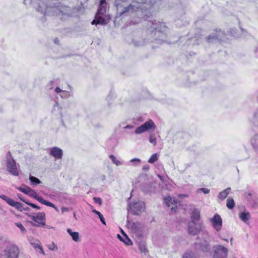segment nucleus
<instances>
[{
  "mask_svg": "<svg viewBox=\"0 0 258 258\" xmlns=\"http://www.w3.org/2000/svg\"><path fill=\"white\" fill-rule=\"evenodd\" d=\"M48 248L51 250H54L57 249V246L54 242H52L51 244L47 245Z\"/></svg>",
  "mask_w": 258,
  "mask_h": 258,
  "instance_id": "nucleus-39",
  "label": "nucleus"
},
{
  "mask_svg": "<svg viewBox=\"0 0 258 258\" xmlns=\"http://www.w3.org/2000/svg\"><path fill=\"white\" fill-rule=\"evenodd\" d=\"M145 209V203L143 202L138 201L133 202L128 205V211L133 215H139L144 211Z\"/></svg>",
  "mask_w": 258,
  "mask_h": 258,
  "instance_id": "nucleus-9",
  "label": "nucleus"
},
{
  "mask_svg": "<svg viewBox=\"0 0 258 258\" xmlns=\"http://www.w3.org/2000/svg\"><path fill=\"white\" fill-rule=\"evenodd\" d=\"M130 162L133 163L134 165H137L140 163L141 160L139 158H134L130 160Z\"/></svg>",
  "mask_w": 258,
  "mask_h": 258,
  "instance_id": "nucleus-38",
  "label": "nucleus"
},
{
  "mask_svg": "<svg viewBox=\"0 0 258 258\" xmlns=\"http://www.w3.org/2000/svg\"><path fill=\"white\" fill-rule=\"evenodd\" d=\"M203 238H208L209 237V233L207 231H204L202 234Z\"/></svg>",
  "mask_w": 258,
  "mask_h": 258,
  "instance_id": "nucleus-44",
  "label": "nucleus"
},
{
  "mask_svg": "<svg viewBox=\"0 0 258 258\" xmlns=\"http://www.w3.org/2000/svg\"><path fill=\"white\" fill-rule=\"evenodd\" d=\"M48 206L54 208L56 211H58V208L52 203V206Z\"/></svg>",
  "mask_w": 258,
  "mask_h": 258,
  "instance_id": "nucleus-52",
  "label": "nucleus"
},
{
  "mask_svg": "<svg viewBox=\"0 0 258 258\" xmlns=\"http://www.w3.org/2000/svg\"><path fill=\"white\" fill-rule=\"evenodd\" d=\"M3 256L5 258H18L20 250L18 247L15 244H9L5 248H1Z\"/></svg>",
  "mask_w": 258,
  "mask_h": 258,
  "instance_id": "nucleus-5",
  "label": "nucleus"
},
{
  "mask_svg": "<svg viewBox=\"0 0 258 258\" xmlns=\"http://www.w3.org/2000/svg\"><path fill=\"white\" fill-rule=\"evenodd\" d=\"M19 198L22 200L24 202H25L26 204H27V205H28L29 203H30V202H29L28 201H25L24 200H23V199L21 198L20 197H19Z\"/></svg>",
  "mask_w": 258,
  "mask_h": 258,
  "instance_id": "nucleus-55",
  "label": "nucleus"
},
{
  "mask_svg": "<svg viewBox=\"0 0 258 258\" xmlns=\"http://www.w3.org/2000/svg\"><path fill=\"white\" fill-rule=\"evenodd\" d=\"M6 164L7 169L11 174L15 176L19 175L16 161L13 158L10 152H8L6 155Z\"/></svg>",
  "mask_w": 258,
  "mask_h": 258,
  "instance_id": "nucleus-7",
  "label": "nucleus"
},
{
  "mask_svg": "<svg viewBox=\"0 0 258 258\" xmlns=\"http://www.w3.org/2000/svg\"><path fill=\"white\" fill-rule=\"evenodd\" d=\"M147 25L149 27L151 32V36L153 38L151 42L156 41L159 44L167 42L168 28L164 23L155 20L148 21Z\"/></svg>",
  "mask_w": 258,
  "mask_h": 258,
  "instance_id": "nucleus-3",
  "label": "nucleus"
},
{
  "mask_svg": "<svg viewBox=\"0 0 258 258\" xmlns=\"http://www.w3.org/2000/svg\"><path fill=\"white\" fill-rule=\"evenodd\" d=\"M143 169L145 170H147L149 169V166H145L143 167Z\"/></svg>",
  "mask_w": 258,
  "mask_h": 258,
  "instance_id": "nucleus-56",
  "label": "nucleus"
},
{
  "mask_svg": "<svg viewBox=\"0 0 258 258\" xmlns=\"http://www.w3.org/2000/svg\"><path fill=\"white\" fill-rule=\"evenodd\" d=\"M58 39H57V38L55 39V40H54V42H55V43H58Z\"/></svg>",
  "mask_w": 258,
  "mask_h": 258,
  "instance_id": "nucleus-57",
  "label": "nucleus"
},
{
  "mask_svg": "<svg viewBox=\"0 0 258 258\" xmlns=\"http://www.w3.org/2000/svg\"><path fill=\"white\" fill-rule=\"evenodd\" d=\"M188 233L192 235H196L202 231V226L201 224H197L196 223L190 222L188 224Z\"/></svg>",
  "mask_w": 258,
  "mask_h": 258,
  "instance_id": "nucleus-14",
  "label": "nucleus"
},
{
  "mask_svg": "<svg viewBox=\"0 0 258 258\" xmlns=\"http://www.w3.org/2000/svg\"><path fill=\"white\" fill-rule=\"evenodd\" d=\"M49 154L57 159H61L63 155L62 150L56 147L50 149Z\"/></svg>",
  "mask_w": 258,
  "mask_h": 258,
  "instance_id": "nucleus-18",
  "label": "nucleus"
},
{
  "mask_svg": "<svg viewBox=\"0 0 258 258\" xmlns=\"http://www.w3.org/2000/svg\"><path fill=\"white\" fill-rule=\"evenodd\" d=\"M248 122L252 126L258 127V108L255 109L248 118Z\"/></svg>",
  "mask_w": 258,
  "mask_h": 258,
  "instance_id": "nucleus-19",
  "label": "nucleus"
},
{
  "mask_svg": "<svg viewBox=\"0 0 258 258\" xmlns=\"http://www.w3.org/2000/svg\"><path fill=\"white\" fill-rule=\"evenodd\" d=\"M200 240V241L195 242L196 248L204 253L210 252L211 250L212 247L210 242L205 239H200L199 237L197 238V240Z\"/></svg>",
  "mask_w": 258,
  "mask_h": 258,
  "instance_id": "nucleus-11",
  "label": "nucleus"
},
{
  "mask_svg": "<svg viewBox=\"0 0 258 258\" xmlns=\"http://www.w3.org/2000/svg\"><path fill=\"white\" fill-rule=\"evenodd\" d=\"M230 241H231V243H232V238H231L230 239Z\"/></svg>",
  "mask_w": 258,
  "mask_h": 258,
  "instance_id": "nucleus-61",
  "label": "nucleus"
},
{
  "mask_svg": "<svg viewBox=\"0 0 258 258\" xmlns=\"http://www.w3.org/2000/svg\"><path fill=\"white\" fill-rule=\"evenodd\" d=\"M29 241L31 245H32L35 248H39L41 246L40 242L36 239L29 238Z\"/></svg>",
  "mask_w": 258,
  "mask_h": 258,
  "instance_id": "nucleus-25",
  "label": "nucleus"
},
{
  "mask_svg": "<svg viewBox=\"0 0 258 258\" xmlns=\"http://www.w3.org/2000/svg\"><path fill=\"white\" fill-rule=\"evenodd\" d=\"M17 189L19 190L27 195L28 193V191L30 189V188L28 186H24L18 187H17Z\"/></svg>",
  "mask_w": 258,
  "mask_h": 258,
  "instance_id": "nucleus-34",
  "label": "nucleus"
},
{
  "mask_svg": "<svg viewBox=\"0 0 258 258\" xmlns=\"http://www.w3.org/2000/svg\"><path fill=\"white\" fill-rule=\"evenodd\" d=\"M38 248H39L40 249V253H42V254L43 255H45V253L43 249V248L42 247V246L41 245Z\"/></svg>",
  "mask_w": 258,
  "mask_h": 258,
  "instance_id": "nucleus-51",
  "label": "nucleus"
},
{
  "mask_svg": "<svg viewBox=\"0 0 258 258\" xmlns=\"http://www.w3.org/2000/svg\"><path fill=\"white\" fill-rule=\"evenodd\" d=\"M213 227L217 231H219L222 226V220L218 214H216L210 219Z\"/></svg>",
  "mask_w": 258,
  "mask_h": 258,
  "instance_id": "nucleus-13",
  "label": "nucleus"
},
{
  "mask_svg": "<svg viewBox=\"0 0 258 258\" xmlns=\"http://www.w3.org/2000/svg\"><path fill=\"white\" fill-rule=\"evenodd\" d=\"M29 179L31 184L33 185H36L41 182L40 180L38 178L33 176H30Z\"/></svg>",
  "mask_w": 258,
  "mask_h": 258,
  "instance_id": "nucleus-32",
  "label": "nucleus"
},
{
  "mask_svg": "<svg viewBox=\"0 0 258 258\" xmlns=\"http://www.w3.org/2000/svg\"><path fill=\"white\" fill-rule=\"evenodd\" d=\"M155 2V0H118L116 2L117 14L121 16L125 13L136 12L140 9H148Z\"/></svg>",
  "mask_w": 258,
  "mask_h": 258,
  "instance_id": "nucleus-2",
  "label": "nucleus"
},
{
  "mask_svg": "<svg viewBox=\"0 0 258 258\" xmlns=\"http://www.w3.org/2000/svg\"><path fill=\"white\" fill-rule=\"evenodd\" d=\"M67 231L74 241L78 242L79 240V234L78 232H73L70 228L67 229Z\"/></svg>",
  "mask_w": 258,
  "mask_h": 258,
  "instance_id": "nucleus-24",
  "label": "nucleus"
},
{
  "mask_svg": "<svg viewBox=\"0 0 258 258\" xmlns=\"http://www.w3.org/2000/svg\"><path fill=\"white\" fill-rule=\"evenodd\" d=\"M126 225L127 228L137 237H141L142 236L143 225L141 223L127 221Z\"/></svg>",
  "mask_w": 258,
  "mask_h": 258,
  "instance_id": "nucleus-10",
  "label": "nucleus"
},
{
  "mask_svg": "<svg viewBox=\"0 0 258 258\" xmlns=\"http://www.w3.org/2000/svg\"><path fill=\"white\" fill-rule=\"evenodd\" d=\"M28 216L35 222H30L32 226L36 227H44L46 226L45 214L44 212L38 213L36 215H29Z\"/></svg>",
  "mask_w": 258,
  "mask_h": 258,
  "instance_id": "nucleus-8",
  "label": "nucleus"
},
{
  "mask_svg": "<svg viewBox=\"0 0 258 258\" xmlns=\"http://www.w3.org/2000/svg\"><path fill=\"white\" fill-rule=\"evenodd\" d=\"M92 212L95 213V214H97L98 216V218H99L101 222H102V223L103 224H104L105 225H106L105 219H104L103 215L101 214V213L100 212H99V211H97L96 210H93L92 211Z\"/></svg>",
  "mask_w": 258,
  "mask_h": 258,
  "instance_id": "nucleus-31",
  "label": "nucleus"
},
{
  "mask_svg": "<svg viewBox=\"0 0 258 258\" xmlns=\"http://www.w3.org/2000/svg\"><path fill=\"white\" fill-rule=\"evenodd\" d=\"M121 232L124 237H122L119 234L117 235V237L120 240L123 242L127 245H132L133 243L132 241L122 230H121Z\"/></svg>",
  "mask_w": 258,
  "mask_h": 258,
  "instance_id": "nucleus-20",
  "label": "nucleus"
},
{
  "mask_svg": "<svg viewBox=\"0 0 258 258\" xmlns=\"http://www.w3.org/2000/svg\"><path fill=\"white\" fill-rule=\"evenodd\" d=\"M200 191H202L204 194H207L209 193L210 189L208 188H199L197 190V192L199 193Z\"/></svg>",
  "mask_w": 258,
  "mask_h": 258,
  "instance_id": "nucleus-40",
  "label": "nucleus"
},
{
  "mask_svg": "<svg viewBox=\"0 0 258 258\" xmlns=\"http://www.w3.org/2000/svg\"><path fill=\"white\" fill-rule=\"evenodd\" d=\"M159 155L157 153L153 154L149 158L148 162L150 163H153L158 160Z\"/></svg>",
  "mask_w": 258,
  "mask_h": 258,
  "instance_id": "nucleus-33",
  "label": "nucleus"
},
{
  "mask_svg": "<svg viewBox=\"0 0 258 258\" xmlns=\"http://www.w3.org/2000/svg\"><path fill=\"white\" fill-rule=\"evenodd\" d=\"M149 141L151 143L153 144L154 145H155L156 144V139L152 135H150V136Z\"/></svg>",
  "mask_w": 258,
  "mask_h": 258,
  "instance_id": "nucleus-41",
  "label": "nucleus"
},
{
  "mask_svg": "<svg viewBox=\"0 0 258 258\" xmlns=\"http://www.w3.org/2000/svg\"><path fill=\"white\" fill-rule=\"evenodd\" d=\"M109 158L111 160L112 162L117 166H119L123 164V163L121 161L117 160L116 158L113 155H110Z\"/></svg>",
  "mask_w": 258,
  "mask_h": 258,
  "instance_id": "nucleus-30",
  "label": "nucleus"
},
{
  "mask_svg": "<svg viewBox=\"0 0 258 258\" xmlns=\"http://www.w3.org/2000/svg\"><path fill=\"white\" fill-rule=\"evenodd\" d=\"M74 217L75 218H76V214H75V213H74Z\"/></svg>",
  "mask_w": 258,
  "mask_h": 258,
  "instance_id": "nucleus-60",
  "label": "nucleus"
},
{
  "mask_svg": "<svg viewBox=\"0 0 258 258\" xmlns=\"http://www.w3.org/2000/svg\"><path fill=\"white\" fill-rule=\"evenodd\" d=\"M15 225L18 227L22 233H26V229L23 226L22 223L21 222H16L15 223Z\"/></svg>",
  "mask_w": 258,
  "mask_h": 258,
  "instance_id": "nucleus-35",
  "label": "nucleus"
},
{
  "mask_svg": "<svg viewBox=\"0 0 258 258\" xmlns=\"http://www.w3.org/2000/svg\"><path fill=\"white\" fill-rule=\"evenodd\" d=\"M255 52H258V46L256 47V49L255 50Z\"/></svg>",
  "mask_w": 258,
  "mask_h": 258,
  "instance_id": "nucleus-58",
  "label": "nucleus"
},
{
  "mask_svg": "<svg viewBox=\"0 0 258 258\" xmlns=\"http://www.w3.org/2000/svg\"><path fill=\"white\" fill-rule=\"evenodd\" d=\"M51 0H37L34 7L38 12H40L44 16L55 15L61 20H65L70 17V9L66 6H56V2H49Z\"/></svg>",
  "mask_w": 258,
  "mask_h": 258,
  "instance_id": "nucleus-1",
  "label": "nucleus"
},
{
  "mask_svg": "<svg viewBox=\"0 0 258 258\" xmlns=\"http://www.w3.org/2000/svg\"><path fill=\"white\" fill-rule=\"evenodd\" d=\"M93 200H94L95 203H96L97 204H98L100 205H101V204H102V201H101V199L100 198L94 197L93 198Z\"/></svg>",
  "mask_w": 258,
  "mask_h": 258,
  "instance_id": "nucleus-42",
  "label": "nucleus"
},
{
  "mask_svg": "<svg viewBox=\"0 0 258 258\" xmlns=\"http://www.w3.org/2000/svg\"><path fill=\"white\" fill-rule=\"evenodd\" d=\"M257 101H258V94H257Z\"/></svg>",
  "mask_w": 258,
  "mask_h": 258,
  "instance_id": "nucleus-62",
  "label": "nucleus"
},
{
  "mask_svg": "<svg viewBox=\"0 0 258 258\" xmlns=\"http://www.w3.org/2000/svg\"><path fill=\"white\" fill-rule=\"evenodd\" d=\"M157 176H158V177L160 178V179L161 181H163V182H164V181H165V180H166V178H167V177H163V176H161V175H159V174H158V175H157Z\"/></svg>",
  "mask_w": 258,
  "mask_h": 258,
  "instance_id": "nucleus-46",
  "label": "nucleus"
},
{
  "mask_svg": "<svg viewBox=\"0 0 258 258\" xmlns=\"http://www.w3.org/2000/svg\"><path fill=\"white\" fill-rule=\"evenodd\" d=\"M183 258H197V257L194 253L190 252L185 253Z\"/></svg>",
  "mask_w": 258,
  "mask_h": 258,
  "instance_id": "nucleus-36",
  "label": "nucleus"
},
{
  "mask_svg": "<svg viewBox=\"0 0 258 258\" xmlns=\"http://www.w3.org/2000/svg\"><path fill=\"white\" fill-rule=\"evenodd\" d=\"M40 203L44 204L47 206H52V203L50 202H48L44 199H43L41 197L39 196L38 195L37 196L35 199Z\"/></svg>",
  "mask_w": 258,
  "mask_h": 258,
  "instance_id": "nucleus-28",
  "label": "nucleus"
},
{
  "mask_svg": "<svg viewBox=\"0 0 258 258\" xmlns=\"http://www.w3.org/2000/svg\"><path fill=\"white\" fill-rule=\"evenodd\" d=\"M235 205L234 200L232 198L229 197L227 200L226 206L229 209H232Z\"/></svg>",
  "mask_w": 258,
  "mask_h": 258,
  "instance_id": "nucleus-29",
  "label": "nucleus"
},
{
  "mask_svg": "<svg viewBox=\"0 0 258 258\" xmlns=\"http://www.w3.org/2000/svg\"><path fill=\"white\" fill-rule=\"evenodd\" d=\"M63 91L62 90H61L58 87H56L55 89V92L56 93H59L61 92H62Z\"/></svg>",
  "mask_w": 258,
  "mask_h": 258,
  "instance_id": "nucleus-48",
  "label": "nucleus"
},
{
  "mask_svg": "<svg viewBox=\"0 0 258 258\" xmlns=\"http://www.w3.org/2000/svg\"><path fill=\"white\" fill-rule=\"evenodd\" d=\"M122 128L124 129H132L134 128V126L132 125H126L125 126H122Z\"/></svg>",
  "mask_w": 258,
  "mask_h": 258,
  "instance_id": "nucleus-45",
  "label": "nucleus"
},
{
  "mask_svg": "<svg viewBox=\"0 0 258 258\" xmlns=\"http://www.w3.org/2000/svg\"><path fill=\"white\" fill-rule=\"evenodd\" d=\"M140 249H141V250L142 251L145 252V250H146V247H145L144 245H143V246L141 245L140 246Z\"/></svg>",
  "mask_w": 258,
  "mask_h": 258,
  "instance_id": "nucleus-53",
  "label": "nucleus"
},
{
  "mask_svg": "<svg viewBox=\"0 0 258 258\" xmlns=\"http://www.w3.org/2000/svg\"><path fill=\"white\" fill-rule=\"evenodd\" d=\"M225 35L224 33L219 30L217 32L216 34H211L207 38V40L209 42H212L214 40H222L223 39L224 36Z\"/></svg>",
  "mask_w": 258,
  "mask_h": 258,
  "instance_id": "nucleus-17",
  "label": "nucleus"
},
{
  "mask_svg": "<svg viewBox=\"0 0 258 258\" xmlns=\"http://www.w3.org/2000/svg\"><path fill=\"white\" fill-rule=\"evenodd\" d=\"M134 45H136V46H142L144 44V42H140L139 43L136 42H134Z\"/></svg>",
  "mask_w": 258,
  "mask_h": 258,
  "instance_id": "nucleus-50",
  "label": "nucleus"
},
{
  "mask_svg": "<svg viewBox=\"0 0 258 258\" xmlns=\"http://www.w3.org/2000/svg\"><path fill=\"white\" fill-rule=\"evenodd\" d=\"M28 205L30 206L31 207L33 208H35L37 210H40V208L37 206H36V205L33 204V203H29L28 204Z\"/></svg>",
  "mask_w": 258,
  "mask_h": 258,
  "instance_id": "nucleus-43",
  "label": "nucleus"
},
{
  "mask_svg": "<svg viewBox=\"0 0 258 258\" xmlns=\"http://www.w3.org/2000/svg\"><path fill=\"white\" fill-rule=\"evenodd\" d=\"M164 201L167 206L170 207L172 211H176L177 206L175 199H172L170 197H166L164 198Z\"/></svg>",
  "mask_w": 258,
  "mask_h": 258,
  "instance_id": "nucleus-16",
  "label": "nucleus"
},
{
  "mask_svg": "<svg viewBox=\"0 0 258 258\" xmlns=\"http://www.w3.org/2000/svg\"><path fill=\"white\" fill-rule=\"evenodd\" d=\"M230 189L231 188L230 187H228L226 189L220 192L218 195L219 199L222 200L225 199L228 196Z\"/></svg>",
  "mask_w": 258,
  "mask_h": 258,
  "instance_id": "nucleus-26",
  "label": "nucleus"
},
{
  "mask_svg": "<svg viewBox=\"0 0 258 258\" xmlns=\"http://www.w3.org/2000/svg\"><path fill=\"white\" fill-rule=\"evenodd\" d=\"M19 211H29V208H28V207H26V208H24L23 205H22V208H21V210H18Z\"/></svg>",
  "mask_w": 258,
  "mask_h": 258,
  "instance_id": "nucleus-49",
  "label": "nucleus"
},
{
  "mask_svg": "<svg viewBox=\"0 0 258 258\" xmlns=\"http://www.w3.org/2000/svg\"><path fill=\"white\" fill-rule=\"evenodd\" d=\"M107 8V4L106 0H101L95 19L91 23L92 25H104L107 23L110 19V17L106 14Z\"/></svg>",
  "mask_w": 258,
  "mask_h": 258,
  "instance_id": "nucleus-4",
  "label": "nucleus"
},
{
  "mask_svg": "<svg viewBox=\"0 0 258 258\" xmlns=\"http://www.w3.org/2000/svg\"><path fill=\"white\" fill-rule=\"evenodd\" d=\"M0 198L2 199H3V200H4L5 202H6L7 203H8L9 205L15 207L16 209H17V210L21 209V208H22V204L21 203L18 202H16L14 200H13V199L9 198L8 197H7L4 195H0Z\"/></svg>",
  "mask_w": 258,
  "mask_h": 258,
  "instance_id": "nucleus-15",
  "label": "nucleus"
},
{
  "mask_svg": "<svg viewBox=\"0 0 258 258\" xmlns=\"http://www.w3.org/2000/svg\"><path fill=\"white\" fill-rule=\"evenodd\" d=\"M69 209L68 208H66V207H64L61 208L62 213L65 212H68V211H69Z\"/></svg>",
  "mask_w": 258,
  "mask_h": 258,
  "instance_id": "nucleus-47",
  "label": "nucleus"
},
{
  "mask_svg": "<svg viewBox=\"0 0 258 258\" xmlns=\"http://www.w3.org/2000/svg\"><path fill=\"white\" fill-rule=\"evenodd\" d=\"M224 241H226L227 242L228 241V239H223Z\"/></svg>",
  "mask_w": 258,
  "mask_h": 258,
  "instance_id": "nucleus-59",
  "label": "nucleus"
},
{
  "mask_svg": "<svg viewBox=\"0 0 258 258\" xmlns=\"http://www.w3.org/2000/svg\"><path fill=\"white\" fill-rule=\"evenodd\" d=\"M200 218V212L198 209H195L192 212L191 216V222L196 223V221H198Z\"/></svg>",
  "mask_w": 258,
  "mask_h": 258,
  "instance_id": "nucleus-22",
  "label": "nucleus"
},
{
  "mask_svg": "<svg viewBox=\"0 0 258 258\" xmlns=\"http://www.w3.org/2000/svg\"><path fill=\"white\" fill-rule=\"evenodd\" d=\"M251 144L255 150L258 151V134L255 135L251 140Z\"/></svg>",
  "mask_w": 258,
  "mask_h": 258,
  "instance_id": "nucleus-27",
  "label": "nucleus"
},
{
  "mask_svg": "<svg viewBox=\"0 0 258 258\" xmlns=\"http://www.w3.org/2000/svg\"><path fill=\"white\" fill-rule=\"evenodd\" d=\"M239 217L242 221L246 223L250 219V215L248 212H241L239 214Z\"/></svg>",
  "mask_w": 258,
  "mask_h": 258,
  "instance_id": "nucleus-23",
  "label": "nucleus"
},
{
  "mask_svg": "<svg viewBox=\"0 0 258 258\" xmlns=\"http://www.w3.org/2000/svg\"><path fill=\"white\" fill-rule=\"evenodd\" d=\"M155 189V185L154 183L146 184L142 187V190L146 193L154 191Z\"/></svg>",
  "mask_w": 258,
  "mask_h": 258,
  "instance_id": "nucleus-21",
  "label": "nucleus"
},
{
  "mask_svg": "<svg viewBox=\"0 0 258 258\" xmlns=\"http://www.w3.org/2000/svg\"><path fill=\"white\" fill-rule=\"evenodd\" d=\"M125 122H122L119 124V127L120 128H122V126H125Z\"/></svg>",
  "mask_w": 258,
  "mask_h": 258,
  "instance_id": "nucleus-54",
  "label": "nucleus"
},
{
  "mask_svg": "<svg viewBox=\"0 0 258 258\" xmlns=\"http://www.w3.org/2000/svg\"><path fill=\"white\" fill-rule=\"evenodd\" d=\"M156 125L153 121L151 119L146 121L141 125L138 126L135 130V133L136 134H141L146 131H149L150 130L154 131L156 128Z\"/></svg>",
  "mask_w": 258,
  "mask_h": 258,
  "instance_id": "nucleus-12",
  "label": "nucleus"
},
{
  "mask_svg": "<svg viewBox=\"0 0 258 258\" xmlns=\"http://www.w3.org/2000/svg\"><path fill=\"white\" fill-rule=\"evenodd\" d=\"M27 195L35 199H36L38 196V194L35 192V191L31 188H30Z\"/></svg>",
  "mask_w": 258,
  "mask_h": 258,
  "instance_id": "nucleus-37",
  "label": "nucleus"
},
{
  "mask_svg": "<svg viewBox=\"0 0 258 258\" xmlns=\"http://www.w3.org/2000/svg\"><path fill=\"white\" fill-rule=\"evenodd\" d=\"M212 258H227L228 249L220 244H216L213 246Z\"/></svg>",
  "mask_w": 258,
  "mask_h": 258,
  "instance_id": "nucleus-6",
  "label": "nucleus"
}]
</instances>
